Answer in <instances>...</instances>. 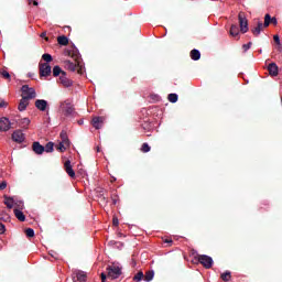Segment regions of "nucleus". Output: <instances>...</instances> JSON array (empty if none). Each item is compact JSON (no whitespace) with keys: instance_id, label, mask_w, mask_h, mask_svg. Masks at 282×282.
<instances>
[{"instance_id":"obj_1","label":"nucleus","mask_w":282,"mask_h":282,"mask_svg":"<svg viewBox=\"0 0 282 282\" xmlns=\"http://www.w3.org/2000/svg\"><path fill=\"white\" fill-rule=\"evenodd\" d=\"M107 275L108 279H120L122 275V265L118 262H113L112 264L107 267Z\"/></svg>"},{"instance_id":"obj_2","label":"nucleus","mask_w":282,"mask_h":282,"mask_svg":"<svg viewBox=\"0 0 282 282\" xmlns=\"http://www.w3.org/2000/svg\"><path fill=\"white\" fill-rule=\"evenodd\" d=\"M22 91V98L24 100H33V98H36V90L28 85H23L21 88Z\"/></svg>"},{"instance_id":"obj_3","label":"nucleus","mask_w":282,"mask_h":282,"mask_svg":"<svg viewBox=\"0 0 282 282\" xmlns=\"http://www.w3.org/2000/svg\"><path fill=\"white\" fill-rule=\"evenodd\" d=\"M66 67L67 69H69L70 72H77L80 75L85 74V67L77 61V64H75L72 61H66Z\"/></svg>"},{"instance_id":"obj_4","label":"nucleus","mask_w":282,"mask_h":282,"mask_svg":"<svg viewBox=\"0 0 282 282\" xmlns=\"http://www.w3.org/2000/svg\"><path fill=\"white\" fill-rule=\"evenodd\" d=\"M59 109H61L62 113L66 117H69L74 113V105H72V102H69V101H63L59 105Z\"/></svg>"},{"instance_id":"obj_5","label":"nucleus","mask_w":282,"mask_h":282,"mask_svg":"<svg viewBox=\"0 0 282 282\" xmlns=\"http://www.w3.org/2000/svg\"><path fill=\"white\" fill-rule=\"evenodd\" d=\"M198 261L207 270H209V268H213V263H214L213 258L207 254L198 256Z\"/></svg>"},{"instance_id":"obj_6","label":"nucleus","mask_w":282,"mask_h":282,"mask_svg":"<svg viewBox=\"0 0 282 282\" xmlns=\"http://www.w3.org/2000/svg\"><path fill=\"white\" fill-rule=\"evenodd\" d=\"M12 129V122L8 117H1L0 118V131L7 132Z\"/></svg>"},{"instance_id":"obj_7","label":"nucleus","mask_w":282,"mask_h":282,"mask_svg":"<svg viewBox=\"0 0 282 282\" xmlns=\"http://www.w3.org/2000/svg\"><path fill=\"white\" fill-rule=\"evenodd\" d=\"M11 138L13 142H17L18 144H22V142H25V134L21 130L13 131Z\"/></svg>"},{"instance_id":"obj_8","label":"nucleus","mask_w":282,"mask_h":282,"mask_svg":"<svg viewBox=\"0 0 282 282\" xmlns=\"http://www.w3.org/2000/svg\"><path fill=\"white\" fill-rule=\"evenodd\" d=\"M35 108L39 111H47L50 109V104H47V100H45V99H36Z\"/></svg>"},{"instance_id":"obj_9","label":"nucleus","mask_w":282,"mask_h":282,"mask_svg":"<svg viewBox=\"0 0 282 282\" xmlns=\"http://www.w3.org/2000/svg\"><path fill=\"white\" fill-rule=\"evenodd\" d=\"M52 74V66L48 63L40 64V76L47 77Z\"/></svg>"},{"instance_id":"obj_10","label":"nucleus","mask_w":282,"mask_h":282,"mask_svg":"<svg viewBox=\"0 0 282 282\" xmlns=\"http://www.w3.org/2000/svg\"><path fill=\"white\" fill-rule=\"evenodd\" d=\"M58 83L63 85V87H72L74 85V82L67 77V73H62Z\"/></svg>"},{"instance_id":"obj_11","label":"nucleus","mask_w":282,"mask_h":282,"mask_svg":"<svg viewBox=\"0 0 282 282\" xmlns=\"http://www.w3.org/2000/svg\"><path fill=\"white\" fill-rule=\"evenodd\" d=\"M238 19L240 23V31L242 34H246V32H248V19H246L241 13H239Z\"/></svg>"},{"instance_id":"obj_12","label":"nucleus","mask_w":282,"mask_h":282,"mask_svg":"<svg viewBox=\"0 0 282 282\" xmlns=\"http://www.w3.org/2000/svg\"><path fill=\"white\" fill-rule=\"evenodd\" d=\"M32 149L36 155H43V153H45V147H43L39 141L33 142Z\"/></svg>"},{"instance_id":"obj_13","label":"nucleus","mask_w":282,"mask_h":282,"mask_svg":"<svg viewBox=\"0 0 282 282\" xmlns=\"http://www.w3.org/2000/svg\"><path fill=\"white\" fill-rule=\"evenodd\" d=\"M64 169L70 177H76V172H74V169L72 167V161H66L64 163Z\"/></svg>"},{"instance_id":"obj_14","label":"nucleus","mask_w":282,"mask_h":282,"mask_svg":"<svg viewBox=\"0 0 282 282\" xmlns=\"http://www.w3.org/2000/svg\"><path fill=\"white\" fill-rule=\"evenodd\" d=\"M265 28H267V26H265V24H264L263 22L258 21L257 26H254V28L252 29V34H253L254 36H259V34H261V31H262L263 29H265Z\"/></svg>"},{"instance_id":"obj_15","label":"nucleus","mask_w":282,"mask_h":282,"mask_svg":"<svg viewBox=\"0 0 282 282\" xmlns=\"http://www.w3.org/2000/svg\"><path fill=\"white\" fill-rule=\"evenodd\" d=\"M268 72L270 76H279V66L276 65V63L269 64Z\"/></svg>"},{"instance_id":"obj_16","label":"nucleus","mask_w":282,"mask_h":282,"mask_svg":"<svg viewBox=\"0 0 282 282\" xmlns=\"http://www.w3.org/2000/svg\"><path fill=\"white\" fill-rule=\"evenodd\" d=\"M105 122V118L104 117H95L93 119V127L96 129H102V123Z\"/></svg>"},{"instance_id":"obj_17","label":"nucleus","mask_w":282,"mask_h":282,"mask_svg":"<svg viewBox=\"0 0 282 282\" xmlns=\"http://www.w3.org/2000/svg\"><path fill=\"white\" fill-rule=\"evenodd\" d=\"M87 281V274L83 271L76 272V278H74V282H85Z\"/></svg>"},{"instance_id":"obj_18","label":"nucleus","mask_w":282,"mask_h":282,"mask_svg":"<svg viewBox=\"0 0 282 282\" xmlns=\"http://www.w3.org/2000/svg\"><path fill=\"white\" fill-rule=\"evenodd\" d=\"M191 58H192V61H199V58H202V53L199 52V50H197V48L192 50Z\"/></svg>"},{"instance_id":"obj_19","label":"nucleus","mask_w":282,"mask_h":282,"mask_svg":"<svg viewBox=\"0 0 282 282\" xmlns=\"http://www.w3.org/2000/svg\"><path fill=\"white\" fill-rule=\"evenodd\" d=\"M28 105H30V101L28 99H21L18 106L19 111H25L28 109Z\"/></svg>"},{"instance_id":"obj_20","label":"nucleus","mask_w":282,"mask_h":282,"mask_svg":"<svg viewBox=\"0 0 282 282\" xmlns=\"http://www.w3.org/2000/svg\"><path fill=\"white\" fill-rule=\"evenodd\" d=\"M13 213L19 221H25V214H23L22 209H13Z\"/></svg>"},{"instance_id":"obj_21","label":"nucleus","mask_w":282,"mask_h":282,"mask_svg":"<svg viewBox=\"0 0 282 282\" xmlns=\"http://www.w3.org/2000/svg\"><path fill=\"white\" fill-rule=\"evenodd\" d=\"M14 198L4 196V204L7 206V208H14Z\"/></svg>"},{"instance_id":"obj_22","label":"nucleus","mask_w":282,"mask_h":282,"mask_svg":"<svg viewBox=\"0 0 282 282\" xmlns=\"http://www.w3.org/2000/svg\"><path fill=\"white\" fill-rule=\"evenodd\" d=\"M143 276H144L145 282H151V281H153V276H155V271L150 270Z\"/></svg>"},{"instance_id":"obj_23","label":"nucleus","mask_w":282,"mask_h":282,"mask_svg":"<svg viewBox=\"0 0 282 282\" xmlns=\"http://www.w3.org/2000/svg\"><path fill=\"white\" fill-rule=\"evenodd\" d=\"M229 34L230 36H239V26L237 24L231 25Z\"/></svg>"},{"instance_id":"obj_24","label":"nucleus","mask_w":282,"mask_h":282,"mask_svg":"<svg viewBox=\"0 0 282 282\" xmlns=\"http://www.w3.org/2000/svg\"><path fill=\"white\" fill-rule=\"evenodd\" d=\"M59 138L62 140L61 141L62 143L69 145V138L67 137V132L62 131L61 134H59Z\"/></svg>"},{"instance_id":"obj_25","label":"nucleus","mask_w":282,"mask_h":282,"mask_svg":"<svg viewBox=\"0 0 282 282\" xmlns=\"http://www.w3.org/2000/svg\"><path fill=\"white\" fill-rule=\"evenodd\" d=\"M63 74H65V72H63V69L59 68V66L53 67V76L58 77V76H62Z\"/></svg>"},{"instance_id":"obj_26","label":"nucleus","mask_w":282,"mask_h":282,"mask_svg":"<svg viewBox=\"0 0 282 282\" xmlns=\"http://www.w3.org/2000/svg\"><path fill=\"white\" fill-rule=\"evenodd\" d=\"M57 43L59 45H67V43H69V40L67 39V36L62 35L57 37Z\"/></svg>"},{"instance_id":"obj_27","label":"nucleus","mask_w":282,"mask_h":282,"mask_svg":"<svg viewBox=\"0 0 282 282\" xmlns=\"http://www.w3.org/2000/svg\"><path fill=\"white\" fill-rule=\"evenodd\" d=\"M20 126L22 127V129H28V127H30V118L21 119Z\"/></svg>"},{"instance_id":"obj_28","label":"nucleus","mask_w":282,"mask_h":282,"mask_svg":"<svg viewBox=\"0 0 282 282\" xmlns=\"http://www.w3.org/2000/svg\"><path fill=\"white\" fill-rule=\"evenodd\" d=\"M167 100H169L170 102H177V100H178L177 94H175V93L170 94V95L167 96Z\"/></svg>"},{"instance_id":"obj_29","label":"nucleus","mask_w":282,"mask_h":282,"mask_svg":"<svg viewBox=\"0 0 282 282\" xmlns=\"http://www.w3.org/2000/svg\"><path fill=\"white\" fill-rule=\"evenodd\" d=\"M13 206H15V209L23 210L24 204L23 200H14Z\"/></svg>"},{"instance_id":"obj_30","label":"nucleus","mask_w":282,"mask_h":282,"mask_svg":"<svg viewBox=\"0 0 282 282\" xmlns=\"http://www.w3.org/2000/svg\"><path fill=\"white\" fill-rule=\"evenodd\" d=\"M271 21H272V17H270V14L267 13V14L264 15V23H262V24H264V28H269Z\"/></svg>"},{"instance_id":"obj_31","label":"nucleus","mask_w":282,"mask_h":282,"mask_svg":"<svg viewBox=\"0 0 282 282\" xmlns=\"http://www.w3.org/2000/svg\"><path fill=\"white\" fill-rule=\"evenodd\" d=\"M44 151L46 153H52V151H54V143L52 142L46 143V145L44 147Z\"/></svg>"},{"instance_id":"obj_32","label":"nucleus","mask_w":282,"mask_h":282,"mask_svg":"<svg viewBox=\"0 0 282 282\" xmlns=\"http://www.w3.org/2000/svg\"><path fill=\"white\" fill-rule=\"evenodd\" d=\"M142 279H144V273L142 271H139L133 278V280L137 282L142 281Z\"/></svg>"},{"instance_id":"obj_33","label":"nucleus","mask_w":282,"mask_h":282,"mask_svg":"<svg viewBox=\"0 0 282 282\" xmlns=\"http://www.w3.org/2000/svg\"><path fill=\"white\" fill-rule=\"evenodd\" d=\"M141 151L142 153H149V151H151V147L149 145V143H143L141 147Z\"/></svg>"},{"instance_id":"obj_34","label":"nucleus","mask_w":282,"mask_h":282,"mask_svg":"<svg viewBox=\"0 0 282 282\" xmlns=\"http://www.w3.org/2000/svg\"><path fill=\"white\" fill-rule=\"evenodd\" d=\"M67 147H69V144L59 142V145L57 149L58 151H61V153H63L64 151H66Z\"/></svg>"},{"instance_id":"obj_35","label":"nucleus","mask_w":282,"mask_h":282,"mask_svg":"<svg viewBox=\"0 0 282 282\" xmlns=\"http://www.w3.org/2000/svg\"><path fill=\"white\" fill-rule=\"evenodd\" d=\"M42 58L45 61V63H52L53 61V57L47 53L43 54Z\"/></svg>"},{"instance_id":"obj_36","label":"nucleus","mask_w":282,"mask_h":282,"mask_svg":"<svg viewBox=\"0 0 282 282\" xmlns=\"http://www.w3.org/2000/svg\"><path fill=\"white\" fill-rule=\"evenodd\" d=\"M0 74L2 78H7V80H10V73L8 70H0Z\"/></svg>"},{"instance_id":"obj_37","label":"nucleus","mask_w":282,"mask_h":282,"mask_svg":"<svg viewBox=\"0 0 282 282\" xmlns=\"http://www.w3.org/2000/svg\"><path fill=\"white\" fill-rule=\"evenodd\" d=\"M223 281H230V272L226 271L225 273L221 274Z\"/></svg>"},{"instance_id":"obj_38","label":"nucleus","mask_w":282,"mask_h":282,"mask_svg":"<svg viewBox=\"0 0 282 282\" xmlns=\"http://www.w3.org/2000/svg\"><path fill=\"white\" fill-rule=\"evenodd\" d=\"M25 235H26V237H30V238L34 237V229L28 228L25 230Z\"/></svg>"},{"instance_id":"obj_39","label":"nucleus","mask_w":282,"mask_h":282,"mask_svg":"<svg viewBox=\"0 0 282 282\" xmlns=\"http://www.w3.org/2000/svg\"><path fill=\"white\" fill-rule=\"evenodd\" d=\"M251 47H252V42H249V43L242 45L243 52H248V50H250Z\"/></svg>"},{"instance_id":"obj_40","label":"nucleus","mask_w":282,"mask_h":282,"mask_svg":"<svg viewBox=\"0 0 282 282\" xmlns=\"http://www.w3.org/2000/svg\"><path fill=\"white\" fill-rule=\"evenodd\" d=\"M8 107V101L0 98V109H6Z\"/></svg>"},{"instance_id":"obj_41","label":"nucleus","mask_w":282,"mask_h":282,"mask_svg":"<svg viewBox=\"0 0 282 282\" xmlns=\"http://www.w3.org/2000/svg\"><path fill=\"white\" fill-rule=\"evenodd\" d=\"M6 188H8V182L3 181L0 183V191H6Z\"/></svg>"},{"instance_id":"obj_42","label":"nucleus","mask_w":282,"mask_h":282,"mask_svg":"<svg viewBox=\"0 0 282 282\" xmlns=\"http://www.w3.org/2000/svg\"><path fill=\"white\" fill-rule=\"evenodd\" d=\"M273 41L276 43V45H281V39L279 37V35H274Z\"/></svg>"},{"instance_id":"obj_43","label":"nucleus","mask_w":282,"mask_h":282,"mask_svg":"<svg viewBox=\"0 0 282 282\" xmlns=\"http://www.w3.org/2000/svg\"><path fill=\"white\" fill-rule=\"evenodd\" d=\"M3 232H6V225L0 223V235H3Z\"/></svg>"},{"instance_id":"obj_44","label":"nucleus","mask_w":282,"mask_h":282,"mask_svg":"<svg viewBox=\"0 0 282 282\" xmlns=\"http://www.w3.org/2000/svg\"><path fill=\"white\" fill-rule=\"evenodd\" d=\"M50 254L53 259H58V253H56V251H50Z\"/></svg>"},{"instance_id":"obj_45","label":"nucleus","mask_w":282,"mask_h":282,"mask_svg":"<svg viewBox=\"0 0 282 282\" xmlns=\"http://www.w3.org/2000/svg\"><path fill=\"white\" fill-rule=\"evenodd\" d=\"M29 3H33V6H39V0H29Z\"/></svg>"},{"instance_id":"obj_46","label":"nucleus","mask_w":282,"mask_h":282,"mask_svg":"<svg viewBox=\"0 0 282 282\" xmlns=\"http://www.w3.org/2000/svg\"><path fill=\"white\" fill-rule=\"evenodd\" d=\"M112 224H113V226H118L120 224V221L118 220V218H113Z\"/></svg>"},{"instance_id":"obj_47","label":"nucleus","mask_w":282,"mask_h":282,"mask_svg":"<svg viewBox=\"0 0 282 282\" xmlns=\"http://www.w3.org/2000/svg\"><path fill=\"white\" fill-rule=\"evenodd\" d=\"M271 23H273V25H276L279 21L276 20V18H271Z\"/></svg>"},{"instance_id":"obj_48","label":"nucleus","mask_w":282,"mask_h":282,"mask_svg":"<svg viewBox=\"0 0 282 282\" xmlns=\"http://www.w3.org/2000/svg\"><path fill=\"white\" fill-rule=\"evenodd\" d=\"M107 280V274L101 273V282H105Z\"/></svg>"},{"instance_id":"obj_49","label":"nucleus","mask_w":282,"mask_h":282,"mask_svg":"<svg viewBox=\"0 0 282 282\" xmlns=\"http://www.w3.org/2000/svg\"><path fill=\"white\" fill-rule=\"evenodd\" d=\"M112 204H118V200L116 198H112Z\"/></svg>"},{"instance_id":"obj_50","label":"nucleus","mask_w":282,"mask_h":282,"mask_svg":"<svg viewBox=\"0 0 282 282\" xmlns=\"http://www.w3.org/2000/svg\"><path fill=\"white\" fill-rule=\"evenodd\" d=\"M45 36H46V33L41 34V39H45Z\"/></svg>"},{"instance_id":"obj_51","label":"nucleus","mask_w":282,"mask_h":282,"mask_svg":"<svg viewBox=\"0 0 282 282\" xmlns=\"http://www.w3.org/2000/svg\"><path fill=\"white\" fill-rule=\"evenodd\" d=\"M173 240H165V243H172Z\"/></svg>"},{"instance_id":"obj_52","label":"nucleus","mask_w":282,"mask_h":282,"mask_svg":"<svg viewBox=\"0 0 282 282\" xmlns=\"http://www.w3.org/2000/svg\"><path fill=\"white\" fill-rule=\"evenodd\" d=\"M83 123H84V121H83V120H79V121H78V124H83Z\"/></svg>"},{"instance_id":"obj_53","label":"nucleus","mask_w":282,"mask_h":282,"mask_svg":"<svg viewBox=\"0 0 282 282\" xmlns=\"http://www.w3.org/2000/svg\"><path fill=\"white\" fill-rule=\"evenodd\" d=\"M97 151L100 152V148H97Z\"/></svg>"},{"instance_id":"obj_54","label":"nucleus","mask_w":282,"mask_h":282,"mask_svg":"<svg viewBox=\"0 0 282 282\" xmlns=\"http://www.w3.org/2000/svg\"><path fill=\"white\" fill-rule=\"evenodd\" d=\"M67 28V30H69V26H66Z\"/></svg>"},{"instance_id":"obj_55","label":"nucleus","mask_w":282,"mask_h":282,"mask_svg":"<svg viewBox=\"0 0 282 282\" xmlns=\"http://www.w3.org/2000/svg\"><path fill=\"white\" fill-rule=\"evenodd\" d=\"M76 56V58H78V55H75Z\"/></svg>"}]
</instances>
